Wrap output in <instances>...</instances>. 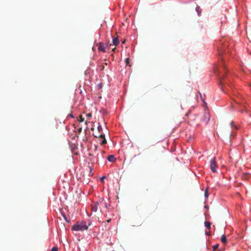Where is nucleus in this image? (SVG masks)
I'll list each match as a JSON object with an SVG mask.
<instances>
[{
  "instance_id": "1",
  "label": "nucleus",
  "mask_w": 251,
  "mask_h": 251,
  "mask_svg": "<svg viewBox=\"0 0 251 251\" xmlns=\"http://www.w3.org/2000/svg\"><path fill=\"white\" fill-rule=\"evenodd\" d=\"M214 72L219 76V83L221 85L228 84V79L225 77L226 74V65L222 58L219 60L218 64L215 67Z\"/></svg>"
},
{
  "instance_id": "2",
  "label": "nucleus",
  "mask_w": 251,
  "mask_h": 251,
  "mask_svg": "<svg viewBox=\"0 0 251 251\" xmlns=\"http://www.w3.org/2000/svg\"><path fill=\"white\" fill-rule=\"evenodd\" d=\"M88 226L86 225V223L84 221L79 222L74 225L72 229L75 231H84L88 229Z\"/></svg>"
},
{
  "instance_id": "3",
  "label": "nucleus",
  "mask_w": 251,
  "mask_h": 251,
  "mask_svg": "<svg viewBox=\"0 0 251 251\" xmlns=\"http://www.w3.org/2000/svg\"><path fill=\"white\" fill-rule=\"evenodd\" d=\"M100 205H103L105 208H107V204L104 201L103 199H100L99 201L95 202L91 205L92 210L94 212H97Z\"/></svg>"
},
{
  "instance_id": "4",
  "label": "nucleus",
  "mask_w": 251,
  "mask_h": 251,
  "mask_svg": "<svg viewBox=\"0 0 251 251\" xmlns=\"http://www.w3.org/2000/svg\"><path fill=\"white\" fill-rule=\"evenodd\" d=\"M216 167L215 158H213L210 161V169L212 172H216Z\"/></svg>"
},
{
  "instance_id": "5",
  "label": "nucleus",
  "mask_w": 251,
  "mask_h": 251,
  "mask_svg": "<svg viewBox=\"0 0 251 251\" xmlns=\"http://www.w3.org/2000/svg\"><path fill=\"white\" fill-rule=\"evenodd\" d=\"M98 50L100 51H102L103 52H105L106 50H105V46H104V44L102 43V42H100L98 44Z\"/></svg>"
},
{
  "instance_id": "6",
  "label": "nucleus",
  "mask_w": 251,
  "mask_h": 251,
  "mask_svg": "<svg viewBox=\"0 0 251 251\" xmlns=\"http://www.w3.org/2000/svg\"><path fill=\"white\" fill-rule=\"evenodd\" d=\"M99 138L100 139H102V140L101 142V145H103L104 144H105L106 143V140L105 138V137H104V134H101L100 135H99Z\"/></svg>"
},
{
  "instance_id": "7",
  "label": "nucleus",
  "mask_w": 251,
  "mask_h": 251,
  "mask_svg": "<svg viewBox=\"0 0 251 251\" xmlns=\"http://www.w3.org/2000/svg\"><path fill=\"white\" fill-rule=\"evenodd\" d=\"M107 160L111 162H113L115 161L116 158L114 155H109L107 157Z\"/></svg>"
},
{
  "instance_id": "8",
  "label": "nucleus",
  "mask_w": 251,
  "mask_h": 251,
  "mask_svg": "<svg viewBox=\"0 0 251 251\" xmlns=\"http://www.w3.org/2000/svg\"><path fill=\"white\" fill-rule=\"evenodd\" d=\"M113 44L116 46L119 44V41L118 38H113Z\"/></svg>"
},
{
  "instance_id": "9",
  "label": "nucleus",
  "mask_w": 251,
  "mask_h": 251,
  "mask_svg": "<svg viewBox=\"0 0 251 251\" xmlns=\"http://www.w3.org/2000/svg\"><path fill=\"white\" fill-rule=\"evenodd\" d=\"M221 240L222 242L224 244H226V243L227 240H226V237L225 236V235L224 234L222 236Z\"/></svg>"
},
{
  "instance_id": "10",
  "label": "nucleus",
  "mask_w": 251,
  "mask_h": 251,
  "mask_svg": "<svg viewBox=\"0 0 251 251\" xmlns=\"http://www.w3.org/2000/svg\"><path fill=\"white\" fill-rule=\"evenodd\" d=\"M204 225H205V226H206V228H207L208 229H210V227H211V223L210 222H204Z\"/></svg>"
},
{
  "instance_id": "11",
  "label": "nucleus",
  "mask_w": 251,
  "mask_h": 251,
  "mask_svg": "<svg viewBox=\"0 0 251 251\" xmlns=\"http://www.w3.org/2000/svg\"><path fill=\"white\" fill-rule=\"evenodd\" d=\"M218 50L219 55H222L224 52L223 49L220 47H218Z\"/></svg>"
},
{
  "instance_id": "12",
  "label": "nucleus",
  "mask_w": 251,
  "mask_h": 251,
  "mask_svg": "<svg viewBox=\"0 0 251 251\" xmlns=\"http://www.w3.org/2000/svg\"><path fill=\"white\" fill-rule=\"evenodd\" d=\"M219 247V244H216L215 245H213L212 248H213V251H215Z\"/></svg>"
},
{
  "instance_id": "13",
  "label": "nucleus",
  "mask_w": 251,
  "mask_h": 251,
  "mask_svg": "<svg viewBox=\"0 0 251 251\" xmlns=\"http://www.w3.org/2000/svg\"><path fill=\"white\" fill-rule=\"evenodd\" d=\"M204 196L205 198H208V191L207 189H206L204 191Z\"/></svg>"
},
{
  "instance_id": "14",
  "label": "nucleus",
  "mask_w": 251,
  "mask_h": 251,
  "mask_svg": "<svg viewBox=\"0 0 251 251\" xmlns=\"http://www.w3.org/2000/svg\"><path fill=\"white\" fill-rule=\"evenodd\" d=\"M58 251V249L56 247H54L51 249V251Z\"/></svg>"
},
{
  "instance_id": "15",
  "label": "nucleus",
  "mask_w": 251,
  "mask_h": 251,
  "mask_svg": "<svg viewBox=\"0 0 251 251\" xmlns=\"http://www.w3.org/2000/svg\"><path fill=\"white\" fill-rule=\"evenodd\" d=\"M79 119H79V122H83V121H84V118H82V116H81V115L79 116Z\"/></svg>"
},
{
  "instance_id": "16",
  "label": "nucleus",
  "mask_w": 251,
  "mask_h": 251,
  "mask_svg": "<svg viewBox=\"0 0 251 251\" xmlns=\"http://www.w3.org/2000/svg\"><path fill=\"white\" fill-rule=\"evenodd\" d=\"M129 63V59L128 58H126V65H128Z\"/></svg>"
},
{
  "instance_id": "17",
  "label": "nucleus",
  "mask_w": 251,
  "mask_h": 251,
  "mask_svg": "<svg viewBox=\"0 0 251 251\" xmlns=\"http://www.w3.org/2000/svg\"><path fill=\"white\" fill-rule=\"evenodd\" d=\"M98 129L99 132H101L102 131V127L101 126H99L98 127Z\"/></svg>"
},
{
  "instance_id": "18",
  "label": "nucleus",
  "mask_w": 251,
  "mask_h": 251,
  "mask_svg": "<svg viewBox=\"0 0 251 251\" xmlns=\"http://www.w3.org/2000/svg\"><path fill=\"white\" fill-rule=\"evenodd\" d=\"M104 208V207L103 206V205H100L99 206V209H100V211H102V209ZM105 208H106L105 207Z\"/></svg>"
},
{
  "instance_id": "19",
  "label": "nucleus",
  "mask_w": 251,
  "mask_h": 251,
  "mask_svg": "<svg viewBox=\"0 0 251 251\" xmlns=\"http://www.w3.org/2000/svg\"><path fill=\"white\" fill-rule=\"evenodd\" d=\"M199 9H200V7L197 6L196 7V10L198 12V13L199 15H200V10H199Z\"/></svg>"
},
{
  "instance_id": "20",
  "label": "nucleus",
  "mask_w": 251,
  "mask_h": 251,
  "mask_svg": "<svg viewBox=\"0 0 251 251\" xmlns=\"http://www.w3.org/2000/svg\"><path fill=\"white\" fill-rule=\"evenodd\" d=\"M86 116L88 118H90L92 117V114L91 113H88L86 114Z\"/></svg>"
},
{
  "instance_id": "21",
  "label": "nucleus",
  "mask_w": 251,
  "mask_h": 251,
  "mask_svg": "<svg viewBox=\"0 0 251 251\" xmlns=\"http://www.w3.org/2000/svg\"><path fill=\"white\" fill-rule=\"evenodd\" d=\"M205 117L207 118L208 119H209V115H208V113H205Z\"/></svg>"
},
{
  "instance_id": "22",
  "label": "nucleus",
  "mask_w": 251,
  "mask_h": 251,
  "mask_svg": "<svg viewBox=\"0 0 251 251\" xmlns=\"http://www.w3.org/2000/svg\"><path fill=\"white\" fill-rule=\"evenodd\" d=\"M105 178V176H102L101 178H100V181H103V179Z\"/></svg>"
},
{
  "instance_id": "23",
  "label": "nucleus",
  "mask_w": 251,
  "mask_h": 251,
  "mask_svg": "<svg viewBox=\"0 0 251 251\" xmlns=\"http://www.w3.org/2000/svg\"><path fill=\"white\" fill-rule=\"evenodd\" d=\"M235 102H236V103H238V104H242V102H239V101H237L236 100H235Z\"/></svg>"
},
{
  "instance_id": "24",
  "label": "nucleus",
  "mask_w": 251,
  "mask_h": 251,
  "mask_svg": "<svg viewBox=\"0 0 251 251\" xmlns=\"http://www.w3.org/2000/svg\"><path fill=\"white\" fill-rule=\"evenodd\" d=\"M69 116L72 118H74V116L72 114H69Z\"/></svg>"
},
{
  "instance_id": "25",
  "label": "nucleus",
  "mask_w": 251,
  "mask_h": 251,
  "mask_svg": "<svg viewBox=\"0 0 251 251\" xmlns=\"http://www.w3.org/2000/svg\"><path fill=\"white\" fill-rule=\"evenodd\" d=\"M110 221H111V219L107 220V222L109 223V222H110Z\"/></svg>"
},
{
  "instance_id": "26",
  "label": "nucleus",
  "mask_w": 251,
  "mask_h": 251,
  "mask_svg": "<svg viewBox=\"0 0 251 251\" xmlns=\"http://www.w3.org/2000/svg\"><path fill=\"white\" fill-rule=\"evenodd\" d=\"M115 50V48L112 49V51H114Z\"/></svg>"
},
{
  "instance_id": "27",
  "label": "nucleus",
  "mask_w": 251,
  "mask_h": 251,
  "mask_svg": "<svg viewBox=\"0 0 251 251\" xmlns=\"http://www.w3.org/2000/svg\"><path fill=\"white\" fill-rule=\"evenodd\" d=\"M103 69H104V66H102V69H101V70H103Z\"/></svg>"
},
{
  "instance_id": "28",
  "label": "nucleus",
  "mask_w": 251,
  "mask_h": 251,
  "mask_svg": "<svg viewBox=\"0 0 251 251\" xmlns=\"http://www.w3.org/2000/svg\"><path fill=\"white\" fill-rule=\"evenodd\" d=\"M245 176H246V174ZM243 178H245V176H243Z\"/></svg>"
},
{
  "instance_id": "29",
  "label": "nucleus",
  "mask_w": 251,
  "mask_h": 251,
  "mask_svg": "<svg viewBox=\"0 0 251 251\" xmlns=\"http://www.w3.org/2000/svg\"><path fill=\"white\" fill-rule=\"evenodd\" d=\"M85 124H86V125H87V121L85 122Z\"/></svg>"
},
{
  "instance_id": "30",
  "label": "nucleus",
  "mask_w": 251,
  "mask_h": 251,
  "mask_svg": "<svg viewBox=\"0 0 251 251\" xmlns=\"http://www.w3.org/2000/svg\"><path fill=\"white\" fill-rule=\"evenodd\" d=\"M79 130L81 131V128H80V129H79Z\"/></svg>"
}]
</instances>
